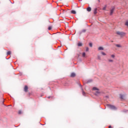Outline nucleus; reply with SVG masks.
<instances>
[{"mask_svg": "<svg viewBox=\"0 0 128 128\" xmlns=\"http://www.w3.org/2000/svg\"><path fill=\"white\" fill-rule=\"evenodd\" d=\"M108 128H112V127L111 126H108Z\"/></svg>", "mask_w": 128, "mask_h": 128, "instance_id": "25", "label": "nucleus"}, {"mask_svg": "<svg viewBox=\"0 0 128 128\" xmlns=\"http://www.w3.org/2000/svg\"><path fill=\"white\" fill-rule=\"evenodd\" d=\"M98 10L96 8H95L94 10V14H98Z\"/></svg>", "mask_w": 128, "mask_h": 128, "instance_id": "10", "label": "nucleus"}, {"mask_svg": "<svg viewBox=\"0 0 128 128\" xmlns=\"http://www.w3.org/2000/svg\"><path fill=\"white\" fill-rule=\"evenodd\" d=\"M98 50H104V48L102 47V46H100L98 48Z\"/></svg>", "mask_w": 128, "mask_h": 128, "instance_id": "9", "label": "nucleus"}, {"mask_svg": "<svg viewBox=\"0 0 128 128\" xmlns=\"http://www.w3.org/2000/svg\"><path fill=\"white\" fill-rule=\"evenodd\" d=\"M112 56V58H115V56L114 55V54H112V56Z\"/></svg>", "mask_w": 128, "mask_h": 128, "instance_id": "22", "label": "nucleus"}, {"mask_svg": "<svg viewBox=\"0 0 128 128\" xmlns=\"http://www.w3.org/2000/svg\"><path fill=\"white\" fill-rule=\"evenodd\" d=\"M71 78H74L76 76V74L74 73H72L70 75Z\"/></svg>", "mask_w": 128, "mask_h": 128, "instance_id": "6", "label": "nucleus"}, {"mask_svg": "<svg viewBox=\"0 0 128 128\" xmlns=\"http://www.w3.org/2000/svg\"><path fill=\"white\" fill-rule=\"evenodd\" d=\"M89 48H88V47L86 48V52H88Z\"/></svg>", "mask_w": 128, "mask_h": 128, "instance_id": "23", "label": "nucleus"}, {"mask_svg": "<svg viewBox=\"0 0 128 128\" xmlns=\"http://www.w3.org/2000/svg\"><path fill=\"white\" fill-rule=\"evenodd\" d=\"M50 98V97H48V98Z\"/></svg>", "mask_w": 128, "mask_h": 128, "instance_id": "30", "label": "nucleus"}, {"mask_svg": "<svg viewBox=\"0 0 128 128\" xmlns=\"http://www.w3.org/2000/svg\"><path fill=\"white\" fill-rule=\"evenodd\" d=\"M103 10H106V7H104V8H103Z\"/></svg>", "mask_w": 128, "mask_h": 128, "instance_id": "27", "label": "nucleus"}, {"mask_svg": "<svg viewBox=\"0 0 128 128\" xmlns=\"http://www.w3.org/2000/svg\"><path fill=\"white\" fill-rule=\"evenodd\" d=\"M108 61L110 62H114V60H108Z\"/></svg>", "mask_w": 128, "mask_h": 128, "instance_id": "18", "label": "nucleus"}, {"mask_svg": "<svg viewBox=\"0 0 128 128\" xmlns=\"http://www.w3.org/2000/svg\"><path fill=\"white\" fill-rule=\"evenodd\" d=\"M107 106H108V108H110L111 110H116V108L112 105L108 104Z\"/></svg>", "mask_w": 128, "mask_h": 128, "instance_id": "2", "label": "nucleus"}, {"mask_svg": "<svg viewBox=\"0 0 128 128\" xmlns=\"http://www.w3.org/2000/svg\"><path fill=\"white\" fill-rule=\"evenodd\" d=\"M12 54V52L10 51H8L7 52V56H10Z\"/></svg>", "mask_w": 128, "mask_h": 128, "instance_id": "13", "label": "nucleus"}, {"mask_svg": "<svg viewBox=\"0 0 128 128\" xmlns=\"http://www.w3.org/2000/svg\"><path fill=\"white\" fill-rule=\"evenodd\" d=\"M83 32H86V30H84Z\"/></svg>", "mask_w": 128, "mask_h": 128, "instance_id": "28", "label": "nucleus"}, {"mask_svg": "<svg viewBox=\"0 0 128 128\" xmlns=\"http://www.w3.org/2000/svg\"><path fill=\"white\" fill-rule=\"evenodd\" d=\"M92 82V80L90 79V80H88L87 81V84H88V83H90V82Z\"/></svg>", "mask_w": 128, "mask_h": 128, "instance_id": "11", "label": "nucleus"}, {"mask_svg": "<svg viewBox=\"0 0 128 128\" xmlns=\"http://www.w3.org/2000/svg\"><path fill=\"white\" fill-rule=\"evenodd\" d=\"M125 25L127 26H128V21H126L125 23Z\"/></svg>", "mask_w": 128, "mask_h": 128, "instance_id": "20", "label": "nucleus"}, {"mask_svg": "<svg viewBox=\"0 0 128 128\" xmlns=\"http://www.w3.org/2000/svg\"><path fill=\"white\" fill-rule=\"evenodd\" d=\"M93 90H98L96 92L97 94H100V91H98V88L96 87H94L92 88Z\"/></svg>", "mask_w": 128, "mask_h": 128, "instance_id": "5", "label": "nucleus"}, {"mask_svg": "<svg viewBox=\"0 0 128 128\" xmlns=\"http://www.w3.org/2000/svg\"><path fill=\"white\" fill-rule=\"evenodd\" d=\"M116 46H117V48H122V46L120 44H116Z\"/></svg>", "mask_w": 128, "mask_h": 128, "instance_id": "16", "label": "nucleus"}, {"mask_svg": "<svg viewBox=\"0 0 128 128\" xmlns=\"http://www.w3.org/2000/svg\"><path fill=\"white\" fill-rule=\"evenodd\" d=\"M48 30H52V26H50L48 28Z\"/></svg>", "mask_w": 128, "mask_h": 128, "instance_id": "21", "label": "nucleus"}, {"mask_svg": "<svg viewBox=\"0 0 128 128\" xmlns=\"http://www.w3.org/2000/svg\"><path fill=\"white\" fill-rule=\"evenodd\" d=\"M120 98H121V100H124V95L120 94Z\"/></svg>", "mask_w": 128, "mask_h": 128, "instance_id": "14", "label": "nucleus"}, {"mask_svg": "<svg viewBox=\"0 0 128 128\" xmlns=\"http://www.w3.org/2000/svg\"><path fill=\"white\" fill-rule=\"evenodd\" d=\"M18 114H22V112H20V111H19V112H18Z\"/></svg>", "mask_w": 128, "mask_h": 128, "instance_id": "26", "label": "nucleus"}, {"mask_svg": "<svg viewBox=\"0 0 128 128\" xmlns=\"http://www.w3.org/2000/svg\"><path fill=\"white\" fill-rule=\"evenodd\" d=\"M28 86H25L24 87V91L25 92H28Z\"/></svg>", "mask_w": 128, "mask_h": 128, "instance_id": "4", "label": "nucleus"}, {"mask_svg": "<svg viewBox=\"0 0 128 128\" xmlns=\"http://www.w3.org/2000/svg\"><path fill=\"white\" fill-rule=\"evenodd\" d=\"M86 10L88 12H90L92 10V8L90 7H88Z\"/></svg>", "mask_w": 128, "mask_h": 128, "instance_id": "8", "label": "nucleus"}, {"mask_svg": "<svg viewBox=\"0 0 128 128\" xmlns=\"http://www.w3.org/2000/svg\"><path fill=\"white\" fill-rule=\"evenodd\" d=\"M102 54L103 56H106V54L104 53V52H102Z\"/></svg>", "mask_w": 128, "mask_h": 128, "instance_id": "17", "label": "nucleus"}, {"mask_svg": "<svg viewBox=\"0 0 128 128\" xmlns=\"http://www.w3.org/2000/svg\"><path fill=\"white\" fill-rule=\"evenodd\" d=\"M78 46H82V42H79L78 44Z\"/></svg>", "mask_w": 128, "mask_h": 128, "instance_id": "12", "label": "nucleus"}, {"mask_svg": "<svg viewBox=\"0 0 128 128\" xmlns=\"http://www.w3.org/2000/svg\"><path fill=\"white\" fill-rule=\"evenodd\" d=\"M89 46H90V48L92 47V44L90 43Z\"/></svg>", "mask_w": 128, "mask_h": 128, "instance_id": "19", "label": "nucleus"}, {"mask_svg": "<svg viewBox=\"0 0 128 128\" xmlns=\"http://www.w3.org/2000/svg\"><path fill=\"white\" fill-rule=\"evenodd\" d=\"M82 56H83V58H84L86 56V52H83L82 53Z\"/></svg>", "mask_w": 128, "mask_h": 128, "instance_id": "15", "label": "nucleus"}, {"mask_svg": "<svg viewBox=\"0 0 128 128\" xmlns=\"http://www.w3.org/2000/svg\"><path fill=\"white\" fill-rule=\"evenodd\" d=\"M116 34H118V36H121V38H122V36H126V33L124 32H120V31H118L116 32Z\"/></svg>", "mask_w": 128, "mask_h": 128, "instance_id": "1", "label": "nucleus"}, {"mask_svg": "<svg viewBox=\"0 0 128 128\" xmlns=\"http://www.w3.org/2000/svg\"><path fill=\"white\" fill-rule=\"evenodd\" d=\"M71 12H72V14H76V10H72L71 11Z\"/></svg>", "mask_w": 128, "mask_h": 128, "instance_id": "7", "label": "nucleus"}, {"mask_svg": "<svg viewBox=\"0 0 128 128\" xmlns=\"http://www.w3.org/2000/svg\"><path fill=\"white\" fill-rule=\"evenodd\" d=\"M114 7H113L111 10L110 12V16H112V14H114Z\"/></svg>", "mask_w": 128, "mask_h": 128, "instance_id": "3", "label": "nucleus"}, {"mask_svg": "<svg viewBox=\"0 0 128 128\" xmlns=\"http://www.w3.org/2000/svg\"><path fill=\"white\" fill-rule=\"evenodd\" d=\"M98 58H99V60H100V56H98Z\"/></svg>", "mask_w": 128, "mask_h": 128, "instance_id": "29", "label": "nucleus"}, {"mask_svg": "<svg viewBox=\"0 0 128 128\" xmlns=\"http://www.w3.org/2000/svg\"><path fill=\"white\" fill-rule=\"evenodd\" d=\"M82 94L83 96H85L86 95V92H82Z\"/></svg>", "mask_w": 128, "mask_h": 128, "instance_id": "24", "label": "nucleus"}]
</instances>
